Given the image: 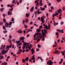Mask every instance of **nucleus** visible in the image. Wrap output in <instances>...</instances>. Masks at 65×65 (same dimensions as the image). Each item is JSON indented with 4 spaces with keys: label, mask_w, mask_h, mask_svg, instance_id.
I'll list each match as a JSON object with an SVG mask.
<instances>
[{
    "label": "nucleus",
    "mask_w": 65,
    "mask_h": 65,
    "mask_svg": "<svg viewBox=\"0 0 65 65\" xmlns=\"http://www.w3.org/2000/svg\"><path fill=\"white\" fill-rule=\"evenodd\" d=\"M62 11L61 10V9H60L59 10H57L56 12H55V14H53L52 15L53 18L55 17V16H56L59 15V13H61V12H62Z\"/></svg>",
    "instance_id": "f257e3e1"
},
{
    "label": "nucleus",
    "mask_w": 65,
    "mask_h": 65,
    "mask_svg": "<svg viewBox=\"0 0 65 65\" xmlns=\"http://www.w3.org/2000/svg\"><path fill=\"white\" fill-rule=\"evenodd\" d=\"M12 24V22H10L9 24H8L6 22L5 23V26L6 27H8V28H11V25Z\"/></svg>",
    "instance_id": "f03ea898"
},
{
    "label": "nucleus",
    "mask_w": 65,
    "mask_h": 65,
    "mask_svg": "<svg viewBox=\"0 0 65 65\" xmlns=\"http://www.w3.org/2000/svg\"><path fill=\"white\" fill-rule=\"evenodd\" d=\"M42 41H44L45 40V38L46 37V34L44 33V32H42Z\"/></svg>",
    "instance_id": "7ed1b4c3"
},
{
    "label": "nucleus",
    "mask_w": 65,
    "mask_h": 65,
    "mask_svg": "<svg viewBox=\"0 0 65 65\" xmlns=\"http://www.w3.org/2000/svg\"><path fill=\"white\" fill-rule=\"evenodd\" d=\"M41 21L42 23H41V25H43V24H44V22H45V21H44V18H43V17H42L41 18Z\"/></svg>",
    "instance_id": "20e7f679"
},
{
    "label": "nucleus",
    "mask_w": 65,
    "mask_h": 65,
    "mask_svg": "<svg viewBox=\"0 0 65 65\" xmlns=\"http://www.w3.org/2000/svg\"><path fill=\"white\" fill-rule=\"evenodd\" d=\"M47 64H48L49 65H52L53 64V62H52V61L51 60H48L47 62Z\"/></svg>",
    "instance_id": "39448f33"
},
{
    "label": "nucleus",
    "mask_w": 65,
    "mask_h": 65,
    "mask_svg": "<svg viewBox=\"0 0 65 65\" xmlns=\"http://www.w3.org/2000/svg\"><path fill=\"white\" fill-rule=\"evenodd\" d=\"M42 35H39V36H37V37H36V38H34V40H37V39H38V38H41L42 37Z\"/></svg>",
    "instance_id": "423d86ee"
},
{
    "label": "nucleus",
    "mask_w": 65,
    "mask_h": 65,
    "mask_svg": "<svg viewBox=\"0 0 65 65\" xmlns=\"http://www.w3.org/2000/svg\"><path fill=\"white\" fill-rule=\"evenodd\" d=\"M58 54L59 55L60 54V52L58 50H57L56 51H55L53 53L55 54H58Z\"/></svg>",
    "instance_id": "0eeeda50"
},
{
    "label": "nucleus",
    "mask_w": 65,
    "mask_h": 65,
    "mask_svg": "<svg viewBox=\"0 0 65 65\" xmlns=\"http://www.w3.org/2000/svg\"><path fill=\"white\" fill-rule=\"evenodd\" d=\"M8 51V50H6L5 51H3L2 52V53L1 52V53H2V54L3 55L4 54H5L6 53H7V52Z\"/></svg>",
    "instance_id": "6e6552de"
},
{
    "label": "nucleus",
    "mask_w": 65,
    "mask_h": 65,
    "mask_svg": "<svg viewBox=\"0 0 65 65\" xmlns=\"http://www.w3.org/2000/svg\"><path fill=\"white\" fill-rule=\"evenodd\" d=\"M42 0H40V1L39 2V4H40V6H42L43 5V4L42 3Z\"/></svg>",
    "instance_id": "1a4fd4ad"
},
{
    "label": "nucleus",
    "mask_w": 65,
    "mask_h": 65,
    "mask_svg": "<svg viewBox=\"0 0 65 65\" xmlns=\"http://www.w3.org/2000/svg\"><path fill=\"white\" fill-rule=\"evenodd\" d=\"M35 34H36V35L37 36H39L40 35H41V32H37V33H35Z\"/></svg>",
    "instance_id": "9d476101"
},
{
    "label": "nucleus",
    "mask_w": 65,
    "mask_h": 65,
    "mask_svg": "<svg viewBox=\"0 0 65 65\" xmlns=\"http://www.w3.org/2000/svg\"><path fill=\"white\" fill-rule=\"evenodd\" d=\"M20 39L21 41V40H24L25 39V37H22L20 38Z\"/></svg>",
    "instance_id": "9b49d317"
},
{
    "label": "nucleus",
    "mask_w": 65,
    "mask_h": 65,
    "mask_svg": "<svg viewBox=\"0 0 65 65\" xmlns=\"http://www.w3.org/2000/svg\"><path fill=\"white\" fill-rule=\"evenodd\" d=\"M53 25L54 26H56V25H58V23H56V22L54 21Z\"/></svg>",
    "instance_id": "f8f14e48"
},
{
    "label": "nucleus",
    "mask_w": 65,
    "mask_h": 65,
    "mask_svg": "<svg viewBox=\"0 0 65 65\" xmlns=\"http://www.w3.org/2000/svg\"><path fill=\"white\" fill-rule=\"evenodd\" d=\"M18 33H19L20 34H21L23 32V31H21V30H18L17 31Z\"/></svg>",
    "instance_id": "ddd939ff"
},
{
    "label": "nucleus",
    "mask_w": 65,
    "mask_h": 65,
    "mask_svg": "<svg viewBox=\"0 0 65 65\" xmlns=\"http://www.w3.org/2000/svg\"><path fill=\"white\" fill-rule=\"evenodd\" d=\"M2 65H7V63L6 62H4L2 64Z\"/></svg>",
    "instance_id": "4468645a"
},
{
    "label": "nucleus",
    "mask_w": 65,
    "mask_h": 65,
    "mask_svg": "<svg viewBox=\"0 0 65 65\" xmlns=\"http://www.w3.org/2000/svg\"><path fill=\"white\" fill-rule=\"evenodd\" d=\"M41 31V29L40 28H39L38 29H37L36 30V32H40Z\"/></svg>",
    "instance_id": "2eb2a0df"
},
{
    "label": "nucleus",
    "mask_w": 65,
    "mask_h": 65,
    "mask_svg": "<svg viewBox=\"0 0 65 65\" xmlns=\"http://www.w3.org/2000/svg\"><path fill=\"white\" fill-rule=\"evenodd\" d=\"M34 8V7H32L31 9H30V11L31 12H32L33 11V9Z\"/></svg>",
    "instance_id": "dca6fc26"
},
{
    "label": "nucleus",
    "mask_w": 65,
    "mask_h": 65,
    "mask_svg": "<svg viewBox=\"0 0 65 65\" xmlns=\"http://www.w3.org/2000/svg\"><path fill=\"white\" fill-rule=\"evenodd\" d=\"M8 15H11L12 14V13L11 12L8 11Z\"/></svg>",
    "instance_id": "f3484780"
},
{
    "label": "nucleus",
    "mask_w": 65,
    "mask_h": 65,
    "mask_svg": "<svg viewBox=\"0 0 65 65\" xmlns=\"http://www.w3.org/2000/svg\"><path fill=\"white\" fill-rule=\"evenodd\" d=\"M35 55H34L32 56V57L31 58V60H33L35 59V58L34 57H35Z\"/></svg>",
    "instance_id": "a211bd4d"
},
{
    "label": "nucleus",
    "mask_w": 65,
    "mask_h": 65,
    "mask_svg": "<svg viewBox=\"0 0 65 65\" xmlns=\"http://www.w3.org/2000/svg\"><path fill=\"white\" fill-rule=\"evenodd\" d=\"M37 13L38 14H40V13H41V12H40L38 11H36Z\"/></svg>",
    "instance_id": "6ab92c4d"
},
{
    "label": "nucleus",
    "mask_w": 65,
    "mask_h": 65,
    "mask_svg": "<svg viewBox=\"0 0 65 65\" xmlns=\"http://www.w3.org/2000/svg\"><path fill=\"white\" fill-rule=\"evenodd\" d=\"M44 33H45V34H47V30H46L45 29H44Z\"/></svg>",
    "instance_id": "aec40b11"
},
{
    "label": "nucleus",
    "mask_w": 65,
    "mask_h": 65,
    "mask_svg": "<svg viewBox=\"0 0 65 65\" xmlns=\"http://www.w3.org/2000/svg\"><path fill=\"white\" fill-rule=\"evenodd\" d=\"M5 47V45H4L3 46V47H1V50H2V51H3V50H4V47Z\"/></svg>",
    "instance_id": "412c9836"
},
{
    "label": "nucleus",
    "mask_w": 65,
    "mask_h": 65,
    "mask_svg": "<svg viewBox=\"0 0 65 65\" xmlns=\"http://www.w3.org/2000/svg\"><path fill=\"white\" fill-rule=\"evenodd\" d=\"M44 29H48V27H47V26L46 25L45 27H44Z\"/></svg>",
    "instance_id": "4be33fe9"
},
{
    "label": "nucleus",
    "mask_w": 65,
    "mask_h": 65,
    "mask_svg": "<svg viewBox=\"0 0 65 65\" xmlns=\"http://www.w3.org/2000/svg\"><path fill=\"white\" fill-rule=\"evenodd\" d=\"M26 45H27V43H24L23 44V46H26Z\"/></svg>",
    "instance_id": "5701e85b"
},
{
    "label": "nucleus",
    "mask_w": 65,
    "mask_h": 65,
    "mask_svg": "<svg viewBox=\"0 0 65 65\" xmlns=\"http://www.w3.org/2000/svg\"><path fill=\"white\" fill-rule=\"evenodd\" d=\"M1 12H3V10L4 9V8H2L1 9Z\"/></svg>",
    "instance_id": "b1692460"
},
{
    "label": "nucleus",
    "mask_w": 65,
    "mask_h": 65,
    "mask_svg": "<svg viewBox=\"0 0 65 65\" xmlns=\"http://www.w3.org/2000/svg\"><path fill=\"white\" fill-rule=\"evenodd\" d=\"M61 53H62V55L63 56H64V55H65V53H64V52L61 51Z\"/></svg>",
    "instance_id": "393cba45"
},
{
    "label": "nucleus",
    "mask_w": 65,
    "mask_h": 65,
    "mask_svg": "<svg viewBox=\"0 0 65 65\" xmlns=\"http://www.w3.org/2000/svg\"><path fill=\"white\" fill-rule=\"evenodd\" d=\"M29 14L30 13H29V14L27 13L26 14V17L27 18H28V17H29Z\"/></svg>",
    "instance_id": "a878e982"
},
{
    "label": "nucleus",
    "mask_w": 65,
    "mask_h": 65,
    "mask_svg": "<svg viewBox=\"0 0 65 65\" xmlns=\"http://www.w3.org/2000/svg\"><path fill=\"white\" fill-rule=\"evenodd\" d=\"M35 3H37L38 4H39V3L38 2V1L37 0H36L35 1Z\"/></svg>",
    "instance_id": "bb28decb"
},
{
    "label": "nucleus",
    "mask_w": 65,
    "mask_h": 65,
    "mask_svg": "<svg viewBox=\"0 0 65 65\" xmlns=\"http://www.w3.org/2000/svg\"><path fill=\"white\" fill-rule=\"evenodd\" d=\"M21 42V40L18 41V42H17V44H18V43H19L20 42Z\"/></svg>",
    "instance_id": "cd10ccee"
},
{
    "label": "nucleus",
    "mask_w": 65,
    "mask_h": 65,
    "mask_svg": "<svg viewBox=\"0 0 65 65\" xmlns=\"http://www.w3.org/2000/svg\"><path fill=\"white\" fill-rule=\"evenodd\" d=\"M22 44V42H20L19 43L18 45H19V46H21Z\"/></svg>",
    "instance_id": "c85d7f7f"
},
{
    "label": "nucleus",
    "mask_w": 65,
    "mask_h": 65,
    "mask_svg": "<svg viewBox=\"0 0 65 65\" xmlns=\"http://www.w3.org/2000/svg\"><path fill=\"white\" fill-rule=\"evenodd\" d=\"M4 33V34H5V33H7V31L6 30H5L4 31H3Z\"/></svg>",
    "instance_id": "c756f323"
},
{
    "label": "nucleus",
    "mask_w": 65,
    "mask_h": 65,
    "mask_svg": "<svg viewBox=\"0 0 65 65\" xmlns=\"http://www.w3.org/2000/svg\"><path fill=\"white\" fill-rule=\"evenodd\" d=\"M3 28L4 30H5L6 29V28H5V26L4 25H3Z\"/></svg>",
    "instance_id": "7c9ffc66"
},
{
    "label": "nucleus",
    "mask_w": 65,
    "mask_h": 65,
    "mask_svg": "<svg viewBox=\"0 0 65 65\" xmlns=\"http://www.w3.org/2000/svg\"><path fill=\"white\" fill-rule=\"evenodd\" d=\"M10 45L9 46V47L10 48H11V47H12V44L11 43H10Z\"/></svg>",
    "instance_id": "2f4dec72"
},
{
    "label": "nucleus",
    "mask_w": 65,
    "mask_h": 65,
    "mask_svg": "<svg viewBox=\"0 0 65 65\" xmlns=\"http://www.w3.org/2000/svg\"><path fill=\"white\" fill-rule=\"evenodd\" d=\"M43 28V26L42 25H41L39 27V29H42Z\"/></svg>",
    "instance_id": "473e14b6"
},
{
    "label": "nucleus",
    "mask_w": 65,
    "mask_h": 65,
    "mask_svg": "<svg viewBox=\"0 0 65 65\" xmlns=\"http://www.w3.org/2000/svg\"><path fill=\"white\" fill-rule=\"evenodd\" d=\"M26 61H27L29 60V58L28 57H27L26 58Z\"/></svg>",
    "instance_id": "72a5a7b5"
},
{
    "label": "nucleus",
    "mask_w": 65,
    "mask_h": 65,
    "mask_svg": "<svg viewBox=\"0 0 65 65\" xmlns=\"http://www.w3.org/2000/svg\"><path fill=\"white\" fill-rule=\"evenodd\" d=\"M3 22L4 23H6V21L5 19H4L3 20Z\"/></svg>",
    "instance_id": "f704fd0d"
},
{
    "label": "nucleus",
    "mask_w": 65,
    "mask_h": 65,
    "mask_svg": "<svg viewBox=\"0 0 65 65\" xmlns=\"http://www.w3.org/2000/svg\"><path fill=\"white\" fill-rule=\"evenodd\" d=\"M6 49L7 50H9V46H7Z\"/></svg>",
    "instance_id": "c9c22d12"
},
{
    "label": "nucleus",
    "mask_w": 65,
    "mask_h": 65,
    "mask_svg": "<svg viewBox=\"0 0 65 65\" xmlns=\"http://www.w3.org/2000/svg\"><path fill=\"white\" fill-rule=\"evenodd\" d=\"M8 41L10 43H11V40L10 39H8Z\"/></svg>",
    "instance_id": "e433bc0d"
},
{
    "label": "nucleus",
    "mask_w": 65,
    "mask_h": 65,
    "mask_svg": "<svg viewBox=\"0 0 65 65\" xmlns=\"http://www.w3.org/2000/svg\"><path fill=\"white\" fill-rule=\"evenodd\" d=\"M64 30V29L61 30V33H64V31H63Z\"/></svg>",
    "instance_id": "4c0bfd02"
},
{
    "label": "nucleus",
    "mask_w": 65,
    "mask_h": 65,
    "mask_svg": "<svg viewBox=\"0 0 65 65\" xmlns=\"http://www.w3.org/2000/svg\"><path fill=\"white\" fill-rule=\"evenodd\" d=\"M19 52H20V53H22V50L19 49Z\"/></svg>",
    "instance_id": "58836bf2"
},
{
    "label": "nucleus",
    "mask_w": 65,
    "mask_h": 65,
    "mask_svg": "<svg viewBox=\"0 0 65 65\" xmlns=\"http://www.w3.org/2000/svg\"><path fill=\"white\" fill-rule=\"evenodd\" d=\"M0 57L2 58V59H3V58H4V57H3V56L2 55H1L0 56Z\"/></svg>",
    "instance_id": "ea45409f"
},
{
    "label": "nucleus",
    "mask_w": 65,
    "mask_h": 65,
    "mask_svg": "<svg viewBox=\"0 0 65 65\" xmlns=\"http://www.w3.org/2000/svg\"><path fill=\"white\" fill-rule=\"evenodd\" d=\"M3 25V22H0V25Z\"/></svg>",
    "instance_id": "a19ab883"
},
{
    "label": "nucleus",
    "mask_w": 65,
    "mask_h": 65,
    "mask_svg": "<svg viewBox=\"0 0 65 65\" xmlns=\"http://www.w3.org/2000/svg\"><path fill=\"white\" fill-rule=\"evenodd\" d=\"M37 46L38 47V48H40V47H41V46L39 44Z\"/></svg>",
    "instance_id": "79ce46f5"
},
{
    "label": "nucleus",
    "mask_w": 65,
    "mask_h": 65,
    "mask_svg": "<svg viewBox=\"0 0 65 65\" xmlns=\"http://www.w3.org/2000/svg\"><path fill=\"white\" fill-rule=\"evenodd\" d=\"M14 19H13V17H12V19L11 20V21L13 22V21H14Z\"/></svg>",
    "instance_id": "37998d69"
},
{
    "label": "nucleus",
    "mask_w": 65,
    "mask_h": 65,
    "mask_svg": "<svg viewBox=\"0 0 65 65\" xmlns=\"http://www.w3.org/2000/svg\"><path fill=\"white\" fill-rule=\"evenodd\" d=\"M54 43H55V45H56V46H57V43L56 42V41H55L54 42Z\"/></svg>",
    "instance_id": "c03bdc74"
},
{
    "label": "nucleus",
    "mask_w": 65,
    "mask_h": 65,
    "mask_svg": "<svg viewBox=\"0 0 65 65\" xmlns=\"http://www.w3.org/2000/svg\"><path fill=\"white\" fill-rule=\"evenodd\" d=\"M22 61L23 62H26L25 59H23L22 60Z\"/></svg>",
    "instance_id": "a18cd8bd"
},
{
    "label": "nucleus",
    "mask_w": 65,
    "mask_h": 65,
    "mask_svg": "<svg viewBox=\"0 0 65 65\" xmlns=\"http://www.w3.org/2000/svg\"><path fill=\"white\" fill-rule=\"evenodd\" d=\"M54 7L53 6H51V10H53L54 9Z\"/></svg>",
    "instance_id": "49530a36"
},
{
    "label": "nucleus",
    "mask_w": 65,
    "mask_h": 65,
    "mask_svg": "<svg viewBox=\"0 0 65 65\" xmlns=\"http://www.w3.org/2000/svg\"><path fill=\"white\" fill-rule=\"evenodd\" d=\"M17 55H19V54H21V52H18L17 53Z\"/></svg>",
    "instance_id": "de8ad7c7"
},
{
    "label": "nucleus",
    "mask_w": 65,
    "mask_h": 65,
    "mask_svg": "<svg viewBox=\"0 0 65 65\" xmlns=\"http://www.w3.org/2000/svg\"><path fill=\"white\" fill-rule=\"evenodd\" d=\"M9 37L10 39H11V38H12V36L11 35H9Z\"/></svg>",
    "instance_id": "09e8293b"
},
{
    "label": "nucleus",
    "mask_w": 65,
    "mask_h": 65,
    "mask_svg": "<svg viewBox=\"0 0 65 65\" xmlns=\"http://www.w3.org/2000/svg\"><path fill=\"white\" fill-rule=\"evenodd\" d=\"M36 51L37 52H38L39 51V48H36Z\"/></svg>",
    "instance_id": "8fccbe9b"
},
{
    "label": "nucleus",
    "mask_w": 65,
    "mask_h": 65,
    "mask_svg": "<svg viewBox=\"0 0 65 65\" xmlns=\"http://www.w3.org/2000/svg\"><path fill=\"white\" fill-rule=\"evenodd\" d=\"M34 13L35 14V15H37V12H36V11H34Z\"/></svg>",
    "instance_id": "3c124183"
},
{
    "label": "nucleus",
    "mask_w": 65,
    "mask_h": 65,
    "mask_svg": "<svg viewBox=\"0 0 65 65\" xmlns=\"http://www.w3.org/2000/svg\"><path fill=\"white\" fill-rule=\"evenodd\" d=\"M15 0H13V2H12L13 4L14 3H15Z\"/></svg>",
    "instance_id": "603ef678"
},
{
    "label": "nucleus",
    "mask_w": 65,
    "mask_h": 65,
    "mask_svg": "<svg viewBox=\"0 0 65 65\" xmlns=\"http://www.w3.org/2000/svg\"><path fill=\"white\" fill-rule=\"evenodd\" d=\"M28 21H29L28 19H26V23H28Z\"/></svg>",
    "instance_id": "864d4df0"
},
{
    "label": "nucleus",
    "mask_w": 65,
    "mask_h": 65,
    "mask_svg": "<svg viewBox=\"0 0 65 65\" xmlns=\"http://www.w3.org/2000/svg\"><path fill=\"white\" fill-rule=\"evenodd\" d=\"M62 10H65V8L64 7H63L62 8Z\"/></svg>",
    "instance_id": "5fc2aeb1"
},
{
    "label": "nucleus",
    "mask_w": 65,
    "mask_h": 65,
    "mask_svg": "<svg viewBox=\"0 0 65 65\" xmlns=\"http://www.w3.org/2000/svg\"><path fill=\"white\" fill-rule=\"evenodd\" d=\"M3 15L4 18H5V14H3Z\"/></svg>",
    "instance_id": "6e6d98bb"
},
{
    "label": "nucleus",
    "mask_w": 65,
    "mask_h": 65,
    "mask_svg": "<svg viewBox=\"0 0 65 65\" xmlns=\"http://www.w3.org/2000/svg\"><path fill=\"white\" fill-rule=\"evenodd\" d=\"M48 5L49 6H51V3H49V4H48Z\"/></svg>",
    "instance_id": "4d7b16f0"
},
{
    "label": "nucleus",
    "mask_w": 65,
    "mask_h": 65,
    "mask_svg": "<svg viewBox=\"0 0 65 65\" xmlns=\"http://www.w3.org/2000/svg\"><path fill=\"white\" fill-rule=\"evenodd\" d=\"M40 60H41V62H43V59L42 58H41Z\"/></svg>",
    "instance_id": "13d9d810"
},
{
    "label": "nucleus",
    "mask_w": 65,
    "mask_h": 65,
    "mask_svg": "<svg viewBox=\"0 0 65 65\" xmlns=\"http://www.w3.org/2000/svg\"><path fill=\"white\" fill-rule=\"evenodd\" d=\"M58 34H59V32H56L55 33L56 35H58Z\"/></svg>",
    "instance_id": "bf43d9fd"
},
{
    "label": "nucleus",
    "mask_w": 65,
    "mask_h": 65,
    "mask_svg": "<svg viewBox=\"0 0 65 65\" xmlns=\"http://www.w3.org/2000/svg\"><path fill=\"white\" fill-rule=\"evenodd\" d=\"M25 22V20H23V23L24 24Z\"/></svg>",
    "instance_id": "052dcab7"
},
{
    "label": "nucleus",
    "mask_w": 65,
    "mask_h": 65,
    "mask_svg": "<svg viewBox=\"0 0 65 65\" xmlns=\"http://www.w3.org/2000/svg\"><path fill=\"white\" fill-rule=\"evenodd\" d=\"M26 45L27 46H29V43H27Z\"/></svg>",
    "instance_id": "680f3d73"
},
{
    "label": "nucleus",
    "mask_w": 65,
    "mask_h": 65,
    "mask_svg": "<svg viewBox=\"0 0 65 65\" xmlns=\"http://www.w3.org/2000/svg\"><path fill=\"white\" fill-rule=\"evenodd\" d=\"M36 34H35L34 36V37H36Z\"/></svg>",
    "instance_id": "e2e57ef3"
},
{
    "label": "nucleus",
    "mask_w": 65,
    "mask_h": 65,
    "mask_svg": "<svg viewBox=\"0 0 65 65\" xmlns=\"http://www.w3.org/2000/svg\"><path fill=\"white\" fill-rule=\"evenodd\" d=\"M45 9V8H42V10H42V11H43V10H44Z\"/></svg>",
    "instance_id": "0e129e2a"
},
{
    "label": "nucleus",
    "mask_w": 65,
    "mask_h": 65,
    "mask_svg": "<svg viewBox=\"0 0 65 65\" xmlns=\"http://www.w3.org/2000/svg\"><path fill=\"white\" fill-rule=\"evenodd\" d=\"M12 48H13L14 47V44H13L12 45Z\"/></svg>",
    "instance_id": "69168bd1"
},
{
    "label": "nucleus",
    "mask_w": 65,
    "mask_h": 65,
    "mask_svg": "<svg viewBox=\"0 0 65 65\" xmlns=\"http://www.w3.org/2000/svg\"><path fill=\"white\" fill-rule=\"evenodd\" d=\"M31 52H34V50H33V48H32L31 50Z\"/></svg>",
    "instance_id": "338daca9"
},
{
    "label": "nucleus",
    "mask_w": 65,
    "mask_h": 65,
    "mask_svg": "<svg viewBox=\"0 0 65 65\" xmlns=\"http://www.w3.org/2000/svg\"><path fill=\"white\" fill-rule=\"evenodd\" d=\"M61 18H62L61 17V16H59V19H61Z\"/></svg>",
    "instance_id": "774afa93"
}]
</instances>
